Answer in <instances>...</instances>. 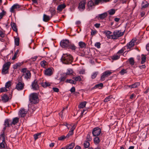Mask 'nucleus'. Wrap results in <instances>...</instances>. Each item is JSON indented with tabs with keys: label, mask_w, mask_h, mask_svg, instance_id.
<instances>
[{
	"label": "nucleus",
	"mask_w": 149,
	"mask_h": 149,
	"mask_svg": "<svg viewBox=\"0 0 149 149\" xmlns=\"http://www.w3.org/2000/svg\"><path fill=\"white\" fill-rule=\"evenodd\" d=\"M6 88L3 87L2 88L0 89V91L1 92H5L8 91V90L6 89Z\"/></svg>",
	"instance_id": "4d7b16f0"
},
{
	"label": "nucleus",
	"mask_w": 149,
	"mask_h": 149,
	"mask_svg": "<svg viewBox=\"0 0 149 149\" xmlns=\"http://www.w3.org/2000/svg\"><path fill=\"white\" fill-rule=\"evenodd\" d=\"M11 63L10 62H7L5 63L3 65L1 70V73L3 74H8V70L10 65Z\"/></svg>",
	"instance_id": "20e7f679"
},
{
	"label": "nucleus",
	"mask_w": 149,
	"mask_h": 149,
	"mask_svg": "<svg viewBox=\"0 0 149 149\" xmlns=\"http://www.w3.org/2000/svg\"><path fill=\"white\" fill-rule=\"evenodd\" d=\"M11 85V82L10 81H9L6 82L5 85V86L6 88H9L10 87Z\"/></svg>",
	"instance_id": "a18cd8bd"
},
{
	"label": "nucleus",
	"mask_w": 149,
	"mask_h": 149,
	"mask_svg": "<svg viewBox=\"0 0 149 149\" xmlns=\"http://www.w3.org/2000/svg\"><path fill=\"white\" fill-rule=\"evenodd\" d=\"M125 49L124 48H122L120 50H119L117 52L118 54H122L124 51Z\"/></svg>",
	"instance_id": "e2e57ef3"
},
{
	"label": "nucleus",
	"mask_w": 149,
	"mask_h": 149,
	"mask_svg": "<svg viewBox=\"0 0 149 149\" xmlns=\"http://www.w3.org/2000/svg\"><path fill=\"white\" fill-rule=\"evenodd\" d=\"M65 82L74 84H76V82L72 79H67Z\"/></svg>",
	"instance_id": "49530a36"
},
{
	"label": "nucleus",
	"mask_w": 149,
	"mask_h": 149,
	"mask_svg": "<svg viewBox=\"0 0 149 149\" xmlns=\"http://www.w3.org/2000/svg\"><path fill=\"white\" fill-rule=\"evenodd\" d=\"M94 141L95 144H97L100 142V139L98 137H96L94 139Z\"/></svg>",
	"instance_id": "de8ad7c7"
},
{
	"label": "nucleus",
	"mask_w": 149,
	"mask_h": 149,
	"mask_svg": "<svg viewBox=\"0 0 149 149\" xmlns=\"http://www.w3.org/2000/svg\"><path fill=\"white\" fill-rule=\"evenodd\" d=\"M107 12L109 15H112L115 13V10L113 9H111L108 10Z\"/></svg>",
	"instance_id": "58836bf2"
},
{
	"label": "nucleus",
	"mask_w": 149,
	"mask_h": 149,
	"mask_svg": "<svg viewBox=\"0 0 149 149\" xmlns=\"http://www.w3.org/2000/svg\"><path fill=\"white\" fill-rule=\"evenodd\" d=\"M73 79L76 81H80L81 80V77L79 76H78L77 77H74Z\"/></svg>",
	"instance_id": "8fccbe9b"
},
{
	"label": "nucleus",
	"mask_w": 149,
	"mask_h": 149,
	"mask_svg": "<svg viewBox=\"0 0 149 149\" xmlns=\"http://www.w3.org/2000/svg\"><path fill=\"white\" fill-rule=\"evenodd\" d=\"M19 118L17 117H15L13 118V121L10 123V125H14L16 124L19 122Z\"/></svg>",
	"instance_id": "4be33fe9"
},
{
	"label": "nucleus",
	"mask_w": 149,
	"mask_h": 149,
	"mask_svg": "<svg viewBox=\"0 0 149 149\" xmlns=\"http://www.w3.org/2000/svg\"><path fill=\"white\" fill-rule=\"evenodd\" d=\"M142 8H146L149 6V4L146 1H143L141 4Z\"/></svg>",
	"instance_id": "c756f323"
},
{
	"label": "nucleus",
	"mask_w": 149,
	"mask_h": 149,
	"mask_svg": "<svg viewBox=\"0 0 149 149\" xmlns=\"http://www.w3.org/2000/svg\"><path fill=\"white\" fill-rule=\"evenodd\" d=\"M70 91L71 93H72L74 92L75 91V89L74 87H72L70 89Z\"/></svg>",
	"instance_id": "774afa93"
},
{
	"label": "nucleus",
	"mask_w": 149,
	"mask_h": 149,
	"mask_svg": "<svg viewBox=\"0 0 149 149\" xmlns=\"http://www.w3.org/2000/svg\"><path fill=\"white\" fill-rule=\"evenodd\" d=\"M91 134V133L88 134L87 135V136H86V140H87V141H91L92 139V138L91 137V136H90V134Z\"/></svg>",
	"instance_id": "3c124183"
},
{
	"label": "nucleus",
	"mask_w": 149,
	"mask_h": 149,
	"mask_svg": "<svg viewBox=\"0 0 149 149\" xmlns=\"http://www.w3.org/2000/svg\"><path fill=\"white\" fill-rule=\"evenodd\" d=\"M29 70H27V68H23L21 70V72H23V74H24V73H26V72L29 71Z\"/></svg>",
	"instance_id": "0e129e2a"
},
{
	"label": "nucleus",
	"mask_w": 149,
	"mask_h": 149,
	"mask_svg": "<svg viewBox=\"0 0 149 149\" xmlns=\"http://www.w3.org/2000/svg\"><path fill=\"white\" fill-rule=\"evenodd\" d=\"M93 0H91L89 1L88 3L87 6L88 9V10L92 9L95 6V3L93 2Z\"/></svg>",
	"instance_id": "ddd939ff"
},
{
	"label": "nucleus",
	"mask_w": 149,
	"mask_h": 149,
	"mask_svg": "<svg viewBox=\"0 0 149 149\" xmlns=\"http://www.w3.org/2000/svg\"><path fill=\"white\" fill-rule=\"evenodd\" d=\"M139 85V82H136L132 85L129 86V87L131 88H135L138 86Z\"/></svg>",
	"instance_id": "c85d7f7f"
},
{
	"label": "nucleus",
	"mask_w": 149,
	"mask_h": 149,
	"mask_svg": "<svg viewBox=\"0 0 149 149\" xmlns=\"http://www.w3.org/2000/svg\"><path fill=\"white\" fill-rule=\"evenodd\" d=\"M22 77H19L17 79L18 83L17 84L15 88L18 91L22 90L24 88V84L22 81Z\"/></svg>",
	"instance_id": "7ed1b4c3"
},
{
	"label": "nucleus",
	"mask_w": 149,
	"mask_h": 149,
	"mask_svg": "<svg viewBox=\"0 0 149 149\" xmlns=\"http://www.w3.org/2000/svg\"><path fill=\"white\" fill-rule=\"evenodd\" d=\"M15 45L17 46H18L19 44V39L18 38H16L15 39Z\"/></svg>",
	"instance_id": "37998d69"
},
{
	"label": "nucleus",
	"mask_w": 149,
	"mask_h": 149,
	"mask_svg": "<svg viewBox=\"0 0 149 149\" xmlns=\"http://www.w3.org/2000/svg\"><path fill=\"white\" fill-rule=\"evenodd\" d=\"M75 146L74 143H72L69 145L65 147V149H72Z\"/></svg>",
	"instance_id": "2f4dec72"
},
{
	"label": "nucleus",
	"mask_w": 149,
	"mask_h": 149,
	"mask_svg": "<svg viewBox=\"0 0 149 149\" xmlns=\"http://www.w3.org/2000/svg\"><path fill=\"white\" fill-rule=\"evenodd\" d=\"M6 138L5 136L3 134H1L0 136V142L2 141V142L0 144V148H4L6 145L5 143Z\"/></svg>",
	"instance_id": "423d86ee"
},
{
	"label": "nucleus",
	"mask_w": 149,
	"mask_h": 149,
	"mask_svg": "<svg viewBox=\"0 0 149 149\" xmlns=\"http://www.w3.org/2000/svg\"><path fill=\"white\" fill-rule=\"evenodd\" d=\"M85 3L84 1H81L80 2L79 4V8L80 10H83L85 8Z\"/></svg>",
	"instance_id": "a211bd4d"
},
{
	"label": "nucleus",
	"mask_w": 149,
	"mask_h": 149,
	"mask_svg": "<svg viewBox=\"0 0 149 149\" xmlns=\"http://www.w3.org/2000/svg\"><path fill=\"white\" fill-rule=\"evenodd\" d=\"M146 56L144 55H142V57H141V63L143 64L146 61Z\"/></svg>",
	"instance_id": "c03bdc74"
},
{
	"label": "nucleus",
	"mask_w": 149,
	"mask_h": 149,
	"mask_svg": "<svg viewBox=\"0 0 149 149\" xmlns=\"http://www.w3.org/2000/svg\"><path fill=\"white\" fill-rule=\"evenodd\" d=\"M61 60L63 63L66 64H71L73 60L72 56L68 54H63L62 56Z\"/></svg>",
	"instance_id": "f257e3e1"
},
{
	"label": "nucleus",
	"mask_w": 149,
	"mask_h": 149,
	"mask_svg": "<svg viewBox=\"0 0 149 149\" xmlns=\"http://www.w3.org/2000/svg\"><path fill=\"white\" fill-rule=\"evenodd\" d=\"M111 98H110V96H108L107 97H106L105 99H104V101L105 102H107L109 101L110 100V99Z\"/></svg>",
	"instance_id": "338daca9"
},
{
	"label": "nucleus",
	"mask_w": 149,
	"mask_h": 149,
	"mask_svg": "<svg viewBox=\"0 0 149 149\" xmlns=\"http://www.w3.org/2000/svg\"><path fill=\"white\" fill-rule=\"evenodd\" d=\"M107 12H105L99 15V17L101 19H103L105 18L107 16Z\"/></svg>",
	"instance_id": "72a5a7b5"
},
{
	"label": "nucleus",
	"mask_w": 149,
	"mask_h": 149,
	"mask_svg": "<svg viewBox=\"0 0 149 149\" xmlns=\"http://www.w3.org/2000/svg\"><path fill=\"white\" fill-rule=\"evenodd\" d=\"M21 6L18 4H14L11 8L10 11L12 13H14L15 9L19 8Z\"/></svg>",
	"instance_id": "4468645a"
},
{
	"label": "nucleus",
	"mask_w": 149,
	"mask_h": 149,
	"mask_svg": "<svg viewBox=\"0 0 149 149\" xmlns=\"http://www.w3.org/2000/svg\"><path fill=\"white\" fill-rule=\"evenodd\" d=\"M6 14V11H5L4 10H2V12L0 13V19H1L2 17L5 15Z\"/></svg>",
	"instance_id": "ea45409f"
},
{
	"label": "nucleus",
	"mask_w": 149,
	"mask_h": 149,
	"mask_svg": "<svg viewBox=\"0 0 149 149\" xmlns=\"http://www.w3.org/2000/svg\"><path fill=\"white\" fill-rule=\"evenodd\" d=\"M127 72L126 70L123 69L121 70V71L120 72V73L121 75H123L125 73H126Z\"/></svg>",
	"instance_id": "6e6d98bb"
},
{
	"label": "nucleus",
	"mask_w": 149,
	"mask_h": 149,
	"mask_svg": "<svg viewBox=\"0 0 149 149\" xmlns=\"http://www.w3.org/2000/svg\"><path fill=\"white\" fill-rule=\"evenodd\" d=\"M47 64V63L45 61H43L40 63L41 65L44 68H45L46 65Z\"/></svg>",
	"instance_id": "a19ab883"
},
{
	"label": "nucleus",
	"mask_w": 149,
	"mask_h": 149,
	"mask_svg": "<svg viewBox=\"0 0 149 149\" xmlns=\"http://www.w3.org/2000/svg\"><path fill=\"white\" fill-rule=\"evenodd\" d=\"M49 11H50L51 14V17H52V16L54 15L55 14V11L54 9L52 8L49 10Z\"/></svg>",
	"instance_id": "09e8293b"
},
{
	"label": "nucleus",
	"mask_w": 149,
	"mask_h": 149,
	"mask_svg": "<svg viewBox=\"0 0 149 149\" xmlns=\"http://www.w3.org/2000/svg\"><path fill=\"white\" fill-rule=\"evenodd\" d=\"M110 0H93L95 2V4L96 5H97L99 3L102 1H104L105 2L109 1Z\"/></svg>",
	"instance_id": "f704fd0d"
},
{
	"label": "nucleus",
	"mask_w": 149,
	"mask_h": 149,
	"mask_svg": "<svg viewBox=\"0 0 149 149\" xmlns=\"http://www.w3.org/2000/svg\"><path fill=\"white\" fill-rule=\"evenodd\" d=\"M2 100L4 102H7L9 100V97L6 94H4L1 97Z\"/></svg>",
	"instance_id": "a878e982"
},
{
	"label": "nucleus",
	"mask_w": 149,
	"mask_h": 149,
	"mask_svg": "<svg viewBox=\"0 0 149 149\" xmlns=\"http://www.w3.org/2000/svg\"><path fill=\"white\" fill-rule=\"evenodd\" d=\"M135 41V40L133 39L130 42H129L127 45V48L130 49L134 45V42Z\"/></svg>",
	"instance_id": "f3484780"
},
{
	"label": "nucleus",
	"mask_w": 149,
	"mask_h": 149,
	"mask_svg": "<svg viewBox=\"0 0 149 149\" xmlns=\"http://www.w3.org/2000/svg\"><path fill=\"white\" fill-rule=\"evenodd\" d=\"M112 72L109 70L104 72L102 74L101 77V80L102 81H104L105 77H107L110 75Z\"/></svg>",
	"instance_id": "1a4fd4ad"
},
{
	"label": "nucleus",
	"mask_w": 149,
	"mask_h": 149,
	"mask_svg": "<svg viewBox=\"0 0 149 149\" xmlns=\"http://www.w3.org/2000/svg\"><path fill=\"white\" fill-rule=\"evenodd\" d=\"M83 145L85 148H87L89 147L90 144L88 141H85L84 142Z\"/></svg>",
	"instance_id": "c9c22d12"
},
{
	"label": "nucleus",
	"mask_w": 149,
	"mask_h": 149,
	"mask_svg": "<svg viewBox=\"0 0 149 149\" xmlns=\"http://www.w3.org/2000/svg\"><path fill=\"white\" fill-rule=\"evenodd\" d=\"M18 52L19 50L17 49L16 51V52H15L13 57L12 58V59L13 60H14L17 57V56Z\"/></svg>",
	"instance_id": "864d4df0"
},
{
	"label": "nucleus",
	"mask_w": 149,
	"mask_h": 149,
	"mask_svg": "<svg viewBox=\"0 0 149 149\" xmlns=\"http://www.w3.org/2000/svg\"><path fill=\"white\" fill-rule=\"evenodd\" d=\"M73 71L72 70V69H69L68 70L66 74H67L70 75L72 74Z\"/></svg>",
	"instance_id": "680f3d73"
},
{
	"label": "nucleus",
	"mask_w": 149,
	"mask_h": 149,
	"mask_svg": "<svg viewBox=\"0 0 149 149\" xmlns=\"http://www.w3.org/2000/svg\"><path fill=\"white\" fill-rule=\"evenodd\" d=\"M41 133H38L33 135L35 141L41 136Z\"/></svg>",
	"instance_id": "7c9ffc66"
},
{
	"label": "nucleus",
	"mask_w": 149,
	"mask_h": 149,
	"mask_svg": "<svg viewBox=\"0 0 149 149\" xmlns=\"http://www.w3.org/2000/svg\"><path fill=\"white\" fill-rule=\"evenodd\" d=\"M76 126V125L75 124H74L73 126H71L72 128L70 129L71 130L65 136L66 138H68L73 134V131L75 129Z\"/></svg>",
	"instance_id": "9b49d317"
},
{
	"label": "nucleus",
	"mask_w": 149,
	"mask_h": 149,
	"mask_svg": "<svg viewBox=\"0 0 149 149\" xmlns=\"http://www.w3.org/2000/svg\"><path fill=\"white\" fill-rule=\"evenodd\" d=\"M67 48L68 49H71L72 51H75L76 48V47L75 46L74 44H70V43Z\"/></svg>",
	"instance_id": "5701e85b"
},
{
	"label": "nucleus",
	"mask_w": 149,
	"mask_h": 149,
	"mask_svg": "<svg viewBox=\"0 0 149 149\" xmlns=\"http://www.w3.org/2000/svg\"><path fill=\"white\" fill-rule=\"evenodd\" d=\"M78 45L81 48H85L86 45V43L82 41L79 42L78 43Z\"/></svg>",
	"instance_id": "bb28decb"
},
{
	"label": "nucleus",
	"mask_w": 149,
	"mask_h": 149,
	"mask_svg": "<svg viewBox=\"0 0 149 149\" xmlns=\"http://www.w3.org/2000/svg\"><path fill=\"white\" fill-rule=\"evenodd\" d=\"M103 86V84L100 83L95 85L93 87L91 88V90L95 89L97 88H99L100 87L102 88Z\"/></svg>",
	"instance_id": "473e14b6"
},
{
	"label": "nucleus",
	"mask_w": 149,
	"mask_h": 149,
	"mask_svg": "<svg viewBox=\"0 0 149 149\" xmlns=\"http://www.w3.org/2000/svg\"><path fill=\"white\" fill-rule=\"evenodd\" d=\"M101 129L98 127L94 128L92 131V134L93 136H97L101 133Z\"/></svg>",
	"instance_id": "0eeeda50"
},
{
	"label": "nucleus",
	"mask_w": 149,
	"mask_h": 149,
	"mask_svg": "<svg viewBox=\"0 0 149 149\" xmlns=\"http://www.w3.org/2000/svg\"><path fill=\"white\" fill-rule=\"evenodd\" d=\"M107 37L108 39H112V35H111L112 33V32L109 31H106L103 32Z\"/></svg>",
	"instance_id": "2eb2a0df"
},
{
	"label": "nucleus",
	"mask_w": 149,
	"mask_h": 149,
	"mask_svg": "<svg viewBox=\"0 0 149 149\" xmlns=\"http://www.w3.org/2000/svg\"><path fill=\"white\" fill-rule=\"evenodd\" d=\"M120 55H116L113 56L112 59L114 60H116L120 58Z\"/></svg>",
	"instance_id": "603ef678"
},
{
	"label": "nucleus",
	"mask_w": 149,
	"mask_h": 149,
	"mask_svg": "<svg viewBox=\"0 0 149 149\" xmlns=\"http://www.w3.org/2000/svg\"><path fill=\"white\" fill-rule=\"evenodd\" d=\"M130 64L132 66L134 64V61L133 58H131L128 60Z\"/></svg>",
	"instance_id": "e433bc0d"
},
{
	"label": "nucleus",
	"mask_w": 149,
	"mask_h": 149,
	"mask_svg": "<svg viewBox=\"0 0 149 149\" xmlns=\"http://www.w3.org/2000/svg\"><path fill=\"white\" fill-rule=\"evenodd\" d=\"M86 102V101L81 103L79 106V107L80 108H83L85 107Z\"/></svg>",
	"instance_id": "4c0bfd02"
},
{
	"label": "nucleus",
	"mask_w": 149,
	"mask_h": 149,
	"mask_svg": "<svg viewBox=\"0 0 149 149\" xmlns=\"http://www.w3.org/2000/svg\"><path fill=\"white\" fill-rule=\"evenodd\" d=\"M31 86L32 88L34 90H38L39 87V86L37 82V81L36 80H34L32 83Z\"/></svg>",
	"instance_id": "f8f14e48"
},
{
	"label": "nucleus",
	"mask_w": 149,
	"mask_h": 149,
	"mask_svg": "<svg viewBox=\"0 0 149 149\" xmlns=\"http://www.w3.org/2000/svg\"><path fill=\"white\" fill-rule=\"evenodd\" d=\"M54 71V70L53 68H48L44 70V74L46 76H50L53 74Z\"/></svg>",
	"instance_id": "6e6552de"
},
{
	"label": "nucleus",
	"mask_w": 149,
	"mask_h": 149,
	"mask_svg": "<svg viewBox=\"0 0 149 149\" xmlns=\"http://www.w3.org/2000/svg\"><path fill=\"white\" fill-rule=\"evenodd\" d=\"M22 65V64L21 63H16L13 65V68L14 69H16L19 67L20 66Z\"/></svg>",
	"instance_id": "79ce46f5"
},
{
	"label": "nucleus",
	"mask_w": 149,
	"mask_h": 149,
	"mask_svg": "<svg viewBox=\"0 0 149 149\" xmlns=\"http://www.w3.org/2000/svg\"><path fill=\"white\" fill-rule=\"evenodd\" d=\"M39 84L41 85L42 87L44 88L46 87V82H40L39 83Z\"/></svg>",
	"instance_id": "69168bd1"
},
{
	"label": "nucleus",
	"mask_w": 149,
	"mask_h": 149,
	"mask_svg": "<svg viewBox=\"0 0 149 149\" xmlns=\"http://www.w3.org/2000/svg\"><path fill=\"white\" fill-rule=\"evenodd\" d=\"M23 75L24 77V78L27 79H30L31 77V73L29 71L23 74Z\"/></svg>",
	"instance_id": "dca6fc26"
},
{
	"label": "nucleus",
	"mask_w": 149,
	"mask_h": 149,
	"mask_svg": "<svg viewBox=\"0 0 149 149\" xmlns=\"http://www.w3.org/2000/svg\"><path fill=\"white\" fill-rule=\"evenodd\" d=\"M11 26L14 31L16 32H17V26L15 23L14 22H11Z\"/></svg>",
	"instance_id": "b1692460"
},
{
	"label": "nucleus",
	"mask_w": 149,
	"mask_h": 149,
	"mask_svg": "<svg viewBox=\"0 0 149 149\" xmlns=\"http://www.w3.org/2000/svg\"><path fill=\"white\" fill-rule=\"evenodd\" d=\"M66 6L64 4H61L58 6L57 9L59 12H61Z\"/></svg>",
	"instance_id": "6ab92c4d"
},
{
	"label": "nucleus",
	"mask_w": 149,
	"mask_h": 149,
	"mask_svg": "<svg viewBox=\"0 0 149 149\" xmlns=\"http://www.w3.org/2000/svg\"><path fill=\"white\" fill-rule=\"evenodd\" d=\"M66 138L65 136L64 135H62V136L59 137L58 138V139L59 140H63L65 139Z\"/></svg>",
	"instance_id": "bf43d9fd"
},
{
	"label": "nucleus",
	"mask_w": 149,
	"mask_h": 149,
	"mask_svg": "<svg viewBox=\"0 0 149 149\" xmlns=\"http://www.w3.org/2000/svg\"><path fill=\"white\" fill-rule=\"evenodd\" d=\"M123 32H122L120 30H115L113 32L112 39H116L123 36Z\"/></svg>",
	"instance_id": "39448f33"
},
{
	"label": "nucleus",
	"mask_w": 149,
	"mask_h": 149,
	"mask_svg": "<svg viewBox=\"0 0 149 149\" xmlns=\"http://www.w3.org/2000/svg\"><path fill=\"white\" fill-rule=\"evenodd\" d=\"M98 74V72H95L93 73V74H92L91 76V77L92 79H94L95 78L97 74Z\"/></svg>",
	"instance_id": "5fc2aeb1"
},
{
	"label": "nucleus",
	"mask_w": 149,
	"mask_h": 149,
	"mask_svg": "<svg viewBox=\"0 0 149 149\" xmlns=\"http://www.w3.org/2000/svg\"><path fill=\"white\" fill-rule=\"evenodd\" d=\"M101 44L99 42H96L95 46V47H97V48H99L100 47Z\"/></svg>",
	"instance_id": "052dcab7"
},
{
	"label": "nucleus",
	"mask_w": 149,
	"mask_h": 149,
	"mask_svg": "<svg viewBox=\"0 0 149 149\" xmlns=\"http://www.w3.org/2000/svg\"><path fill=\"white\" fill-rule=\"evenodd\" d=\"M29 100L32 104H36L39 101L38 94L35 93H31L29 95Z\"/></svg>",
	"instance_id": "f03ea898"
},
{
	"label": "nucleus",
	"mask_w": 149,
	"mask_h": 149,
	"mask_svg": "<svg viewBox=\"0 0 149 149\" xmlns=\"http://www.w3.org/2000/svg\"><path fill=\"white\" fill-rule=\"evenodd\" d=\"M69 41L68 40H62L60 43L61 46L63 48L67 47L69 44Z\"/></svg>",
	"instance_id": "9d476101"
},
{
	"label": "nucleus",
	"mask_w": 149,
	"mask_h": 149,
	"mask_svg": "<svg viewBox=\"0 0 149 149\" xmlns=\"http://www.w3.org/2000/svg\"><path fill=\"white\" fill-rule=\"evenodd\" d=\"M67 77V74L65 73L63 74L60 78V81H64L65 79Z\"/></svg>",
	"instance_id": "cd10ccee"
},
{
	"label": "nucleus",
	"mask_w": 149,
	"mask_h": 149,
	"mask_svg": "<svg viewBox=\"0 0 149 149\" xmlns=\"http://www.w3.org/2000/svg\"><path fill=\"white\" fill-rule=\"evenodd\" d=\"M64 125L67 126V128L69 129H71V128H72L71 127V126H73V125L72 124H70V125H69L67 123H65L64 124Z\"/></svg>",
	"instance_id": "13d9d810"
},
{
	"label": "nucleus",
	"mask_w": 149,
	"mask_h": 149,
	"mask_svg": "<svg viewBox=\"0 0 149 149\" xmlns=\"http://www.w3.org/2000/svg\"><path fill=\"white\" fill-rule=\"evenodd\" d=\"M52 18L51 16H49L45 14H44L43 15V20L44 22H47L49 20Z\"/></svg>",
	"instance_id": "412c9836"
},
{
	"label": "nucleus",
	"mask_w": 149,
	"mask_h": 149,
	"mask_svg": "<svg viewBox=\"0 0 149 149\" xmlns=\"http://www.w3.org/2000/svg\"><path fill=\"white\" fill-rule=\"evenodd\" d=\"M11 122V121L9 119H6L5 120L4 123V125H6L8 127L10 126V123Z\"/></svg>",
	"instance_id": "393cba45"
},
{
	"label": "nucleus",
	"mask_w": 149,
	"mask_h": 149,
	"mask_svg": "<svg viewBox=\"0 0 149 149\" xmlns=\"http://www.w3.org/2000/svg\"><path fill=\"white\" fill-rule=\"evenodd\" d=\"M20 113V116L21 117H24L26 116L27 113V111H25V109L23 108L22 109L19 111Z\"/></svg>",
	"instance_id": "aec40b11"
}]
</instances>
